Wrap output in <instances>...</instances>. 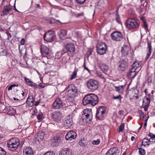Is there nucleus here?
Segmentation results:
<instances>
[{"mask_svg":"<svg viewBox=\"0 0 155 155\" xmlns=\"http://www.w3.org/2000/svg\"><path fill=\"white\" fill-rule=\"evenodd\" d=\"M28 84L30 86H33V82L32 81H29L28 82Z\"/></svg>","mask_w":155,"mask_h":155,"instance_id":"nucleus-59","label":"nucleus"},{"mask_svg":"<svg viewBox=\"0 0 155 155\" xmlns=\"http://www.w3.org/2000/svg\"><path fill=\"white\" fill-rule=\"evenodd\" d=\"M64 123V126L67 128L71 127L73 124V120L70 116H68L66 117L65 121Z\"/></svg>","mask_w":155,"mask_h":155,"instance_id":"nucleus-17","label":"nucleus"},{"mask_svg":"<svg viewBox=\"0 0 155 155\" xmlns=\"http://www.w3.org/2000/svg\"><path fill=\"white\" fill-rule=\"evenodd\" d=\"M41 51L42 54L44 55V57H46L48 59L50 58L51 57V54L49 48L44 45H41Z\"/></svg>","mask_w":155,"mask_h":155,"instance_id":"nucleus-12","label":"nucleus"},{"mask_svg":"<svg viewBox=\"0 0 155 155\" xmlns=\"http://www.w3.org/2000/svg\"><path fill=\"white\" fill-rule=\"evenodd\" d=\"M37 136L38 138L41 139H42L44 138L45 134L44 133L41 131H40L37 133Z\"/></svg>","mask_w":155,"mask_h":155,"instance_id":"nucleus-33","label":"nucleus"},{"mask_svg":"<svg viewBox=\"0 0 155 155\" xmlns=\"http://www.w3.org/2000/svg\"><path fill=\"white\" fill-rule=\"evenodd\" d=\"M144 99L146 100V102H145V104L149 105L150 101V99H149V98H148L146 96L144 97Z\"/></svg>","mask_w":155,"mask_h":155,"instance_id":"nucleus-40","label":"nucleus"},{"mask_svg":"<svg viewBox=\"0 0 155 155\" xmlns=\"http://www.w3.org/2000/svg\"><path fill=\"white\" fill-rule=\"evenodd\" d=\"M40 102V101L39 100L38 101H36L35 102V106H37L38 104H39V103Z\"/></svg>","mask_w":155,"mask_h":155,"instance_id":"nucleus-58","label":"nucleus"},{"mask_svg":"<svg viewBox=\"0 0 155 155\" xmlns=\"http://www.w3.org/2000/svg\"><path fill=\"white\" fill-rule=\"evenodd\" d=\"M99 67L104 74H107L108 71L109 70V67L107 65L105 64L101 63L99 64Z\"/></svg>","mask_w":155,"mask_h":155,"instance_id":"nucleus-20","label":"nucleus"},{"mask_svg":"<svg viewBox=\"0 0 155 155\" xmlns=\"http://www.w3.org/2000/svg\"><path fill=\"white\" fill-rule=\"evenodd\" d=\"M65 104L59 97L57 98L53 104L52 106L54 109H58L64 107Z\"/></svg>","mask_w":155,"mask_h":155,"instance_id":"nucleus-11","label":"nucleus"},{"mask_svg":"<svg viewBox=\"0 0 155 155\" xmlns=\"http://www.w3.org/2000/svg\"><path fill=\"white\" fill-rule=\"evenodd\" d=\"M24 155H33V153L31 148L27 147L23 150Z\"/></svg>","mask_w":155,"mask_h":155,"instance_id":"nucleus-27","label":"nucleus"},{"mask_svg":"<svg viewBox=\"0 0 155 155\" xmlns=\"http://www.w3.org/2000/svg\"><path fill=\"white\" fill-rule=\"evenodd\" d=\"M12 87L11 86V85L8 87V91H10V90H11L12 89Z\"/></svg>","mask_w":155,"mask_h":155,"instance_id":"nucleus-61","label":"nucleus"},{"mask_svg":"<svg viewBox=\"0 0 155 155\" xmlns=\"http://www.w3.org/2000/svg\"><path fill=\"white\" fill-rule=\"evenodd\" d=\"M118 69L119 71H124L127 67V60L121 59L117 63Z\"/></svg>","mask_w":155,"mask_h":155,"instance_id":"nucleus-15","label":"nucleus"},{"mask_svg":"<svg viewBox=\"0 0 155 155\" xmlns=\"http://www.w3.org/2000/svg\"><path fill=\"white\" fill-rule=\"evenodd\" d=\"M135 139V137L133 136H132L131 138V139L132 141L134 140Z\"/></svg>","mask_w":155,"mask_h":155,"instance_id":"nucleus-64","label":"nucleus"},{"mask_svg":"<svg viewBox=\"0 0 155 155\" xmlns=\"http://www.w3.org/2000/svg\"><path fill=\"white\" fill-rule=\"evenodd\" d=\"M45 87V84L43 83H40L38 85V87L39 89L43 88Z\"/></svg>","mask_w":155,"mask_h":155,"instance_id":"nucleus-45","label":"nucleus"},{"mask_svg":"<svg viewBox=\"0 0 155 155\" xmlns=\"http://www.w3.org/2000/svg\"><path fill=\"white\" fill-rule=\"evenodd\" d=\"M34 100L33 99V97L32 96H29L27 98L26 101L27 105L29 107L32 106L34 104Z\"/></svg>","mask_w":155,"mask_h":155,"instance_id":"nucleus-26","label":"nucleus"},{"mask_svg":"<svg viewBox=\"0 0 155 155\" xmlns=\"http://www.w3.org/2000/svg\"><path fill=\"white\" fill-rule=\"evenodd\" d=\"M43 115L42 113H41L39 114L37 116V118L38 120H41L43 117Z\"/></svg>","mask_w":155,"mask_h":155,"instance_id":"nucleus-46","label":"nucleus"},{"mask_svg":"<svg viewBox=\"0 0 155 155\" xmlns=\"http://www.w3.org/2000/svg\"><path fill=\"white\" fill-rule=\"evenodd\" d=\"M66 89L67 95L70 97H74L78 94L77 88L73 84L68 85Z\"/></svg>","mask_w":155,"mask_h":155,"instance_id":"nucleus-6","label":"nucleus"},{"mask_svg":"<svg viewBox=\"0 0 155 155\" xmlns=\"http://www.w3.org/2000/svg\"><path fill=\"white\" fill-rule=\"evenodd\" d=\"M79 143L81 146H85V144L86 143V141L85 139L84 138H83L82 139H81V140H80Z\"/></svg>","mask_w":155,"mask_h":155,"instance_id":"nucleus-35","label":"nucleus"},{"mask_svg":"<svg viewBox=\"0 0 155 155\" xmlns=\"http://www.w3.org/2000/svg\"><path fill=\"white\" fill-rule=\"evenodd\" d=\"M19 144L20 141L17 138L11 139L7 143L8 147L9 149L13 151L16 150Z\"/></svg>","mask_w":155,"mask_h":155,"instance_id":"nucleus-4","label":"nucleus"},{"mask_svg":"<svg viewBox=\"0 0 155 155\" xmlns=\"http://www.w3.org/2000/svg\"><path fill=\"white\" fill-rule=\"evenodd\" d=\"M75 34L77 35V36L78 37H80L81 35V32L80 31H76Z\"/></svg>","mask_w":155,"mask_h":155,"instance_id":"nucleus-51","label":"nucleus"},{"mask_svg":"<svg viewBox=\"0 0 155 155\" xmlns=\"http://www.w3.org/2000/svg\"><path fill=\"white\" fill-rule=\"evenodd\" d=\"M130 48L127 45H124L122 47L121 50V52L122 55L123 56H125L127 55L129 53Z\"/></svg>","mask_w":155,"mask_h":155,"instance_id":"nucleus-22","label":"nucleus"},{"mask_svg":"<svg viewBox=\"0 0 155 155\" xmlns=\"http://www.w3.org/2000/svg\"><path fill=\"white\" fill-rule=\"evenodd\" d=\"M77 3L80 4H82L84 3L86 0H76Z\"/></svg>","mask_w":155,"mask_h":155,"instance_id":"nucleus-48","label":"nucleus"},{"mask_svg":"<svg viewBox=\"0 0 155 155\" xmlns=\"http://www.w3.org/2000/svg\"><path fill=\"white\" fill-rule=\"evenodd\" d=\"M81 81V79L79 78L76 79L75 80V83L77 84H79Z\"/></svg>","mask_w":155,"mask_h":155,"instance_id":"nucleus-50","label":"nucleus"},{"mask_svg":"<svg viewBox=\"0 0 155 155\" xmlns=\"http://www.w3.org/2000/svg\"><path fill=\"white\" fill-rule=\"evenodd\" d=\"M106 111L105 107L103 106H100L97 109L96 114V117L98 120H102L104 118Z\"/></svg>","mask_w":155,"mask_h":155,"instance_id":"nucleus-9","label":"nucleus"},{"mask_svg":"<svg viewBox=\"0 0 155 155\" xmlns=\"http://www.w3.org/2000/svg\"><path fill=\"white\" fill-rule=\"evenodd\" d=\"M124 112V111L123 110H121L119 111L118 112V114L120 115L123 114V113Z\"/></svg>","mask_w":155,"mask_h":155,"instance_id":"nucleus-57","label":"nucleus"},{"mask_svg":"<svg viewBox=\"0 0 155 155\" xmlns=\"http://www.w3.org/2000/svg\"><path fill=\"white\" fill-rule=\"evenodd\" d=\"M27 84H28V82L30 80H29V79L28 78H27L26 77H25L24 78Z\"/></svg>","mask_w":155,"mask_h":155,"instance_id":"nucleus-55","label":"nucleus"},{"mask_svg":"<svg viewBox=\"0 0 155 155\" xmlns=\"http://www.w3.org/2000/svg\"><path fill=\"white\" fill-rule=\"evenodd\" d=\"M92 117L93 114L91 110L86 109L83 111L82 114L81 119L83 121L88 123L92 120Z\"/></svg>","mask_w":155,"mask_h":155,"instance_id":"nucleus-5","label":"nucleus"},{"mask_svg":"<svg viewBox=\"0 0 155 155\" xmlns=\"http://www.w3.org/2000/svg\"><path fill=\"white\" fill-rule=\"evenodd\" d=\"M55 37V32L53 31H49L46 32L44 38L47 42H51L53 41Z\"/></svg>","mask_w":155,"mask_h":155,"instance_id":"nucleus-10","label":"nucleus"},{"mask_svg":"<svg viewBox=\"0 0 155 155\" xmlns=\"http://www.w3.org/2000/svg\"><path fill=\"white\" fill-rule=\"evenodd\" d=\"M64 51L66 52L68 51L70 52H73L74 51L75 48L74 44L70 43H68L67 44L65 48H64Z\"/></svg>","mask_w":155,"mask_h":155,"instance_id":"nucleus-18","label":"nucleus"},{"mask_svg":"<svg viewBox=\"0 0 155 155\" xmlns=\"http://www.w3.org/2000/svg\"><path fill=\"white\" fill-rule=\"evenodd\" d=\"M61 141V138L59 136H56L54 137L52 141L53 146L54 147L57 146Z\"/></svg>","mask_w":155,"mask_h":155,"instance_id":"nucleus-25","label":"nucleus"},{"mask_svg":"<svg viewBox=\"0 0 155 155\" xmlns=\"http://www.w3.org/2000/svg\"><path fill=\"white\" fill-rule=\"evenodd\" d=\"M106 155H119V152L116 147L111 148L107 152Z\"/></svg>","mask_w":155,"mask_h":155,"instance_id":"nucleus-19","label":"nucleus"},{"mask_svg":"<svg viewBox=\"0 0 155 155\" xmlns=\"http://www.w3.org/2000/svg\"><path fill=\"white\" fill-rule=\"evenodd\" d=\"M51 116L54 121L58 122L62 118L63 114L62 112L60 111L56 110L52 112L51 114Z\"/></svg>","mask_w":155,"mask_h":155,"instance_id":"nucleus-14","label":"nucleus"},{"mask_svg":"<svg viewBox=\"0 0 155 155\" xmlns=\"http://www.w3.org/2000/svg\"><path fill=\"white\" fill-rule=\"evenodd\" d=\"M148 136L149 137H150V138H152L153 137H155V135L154 134L151 133H150L149 134Z\"/></svg>","mask_w":155,"mask_h":155,"instance_id":"nucleus-56","label":"nucleus"},{"mask_svg":"<svg viewBox=\"0 0 155 155\" xmlns=\"http://www.w3.org/2000/svg\"><path fill=\"white\" fill-rule=\"evenodd\" d=\"M116 19L117 21L119 24H121V22L118 14H116Z\"/></svg>","mask_w":155,"mask_h":155,"instance_id":"nucleus-38","label":"nucleus"},{"mask_svg":"<svg viewBox=\"0 0 155 155\" xmlns=\"http://www.w3.org/2000/svg\"><path fill=\"white\" fill-rule=\"evenodd\" d=\"M83 67H84V69L87 70L88 72H90V70L86 67V65L85 64H84L83 65Z\"/></svg>","mask_w":155,"mask_h":155,"instance_id":"nucleus-53","label":"nucleus"},{"mask_svg":"<svg viewBox=\"0 0 155 155\" xmlns=\"http://www.w3.org/2000/svg\"><path fill=\"white\" fill-rule=\"evenodd\" d=\"M126 25L129 30L137 29L139 28V25L138 21L133 18H130L126 22Z\"/></svg>","mask_w":155,"mask_h":155,"instance_id":"nucleus-3","label":"nucleus"},{"mask_svg":"<svg viewBox=\"0 0 155 155\" xmlns=\"http://www.w3.org/2000/svg\"><path fill=\"white\" fill-rule=\"evenodd\" d=\"M12 6L10 4L5 5L3 8L2 14L3 15H7L8 14L12 9Z\"/></svg>","mask_w":155,"mask_h":155,"instance_id":"nucleus-23","label":"nucleus"},{"mask_svg":"<svg viewBox=\"0 0 155 155\" xmlns=\"http://www.w3.org/2000/svg\"><path fill=\"white\" fill-rule=\"evenodd\" d=\"M125 85H119L118 86H115L116 91L119 93H122L125 87Z\"/></svg>","mask_w":155,"mask_h":155,"instance_id":"nucleus-28","label":"nucleus"},{"mask_svg":"<svg viewBox=\"0 0 155 155\" xmlns=\"http://www.w3.org/2000/svg\"><path fill=\"white\" fill-rule=\"evenodd\" d=\"M6 152L2 148L0 147V155H5L6 154Z\"/></svg>","mask_w":155,"mask_h":155,"instance_id":"nucleus-43","label":"nucleus"},{"mask_svg":"<svg viewBox=\"0 0 155 155\" xmlns=\"http://www.w3.org/2000/svg\"><path fill=\"white\" fill-rule=\"evenodd\" d=\"M11 86L12 87H18V85H16L15 84H12L11 85Z\"/></svg>","mask_w":155,"mask_h":155,"instance_id":"nucleus-63","label":"nucleus"},{"mask_svg":"<svg viewBox=\"0 0 155 155\" xmlns=\"http://www.w3.org/2000/svg\"><path fill=\"white\" fill-rule=\"evenodd\" d=\"M71 150L68 148L61 149L59 152V155H71Z\"/></svg>","mask_w":155,"mask_h":155,"instance_id":"nucleus-21","label":"nucleus"},{"mask_svg":"<svg viewBox=\"0 0 155 155\" xmlns=\"http://www.w3.org/2000/svg\"><path fill=\"white\" fill-rule=\"evenodd\" d=\"M77 72L76 70H74L72 74L71 75V77L70 79L71 81H72L73 79L77 77Z\"/></svg>","mask_w":155,"mask_h":155,"instance_id":"nucleus-34","label":"nucleus"},{"mask_svg":"<svg viewBox=\"0 0 155 155\" xmlns=\"http://www.w3.org/2000/svg\"><path fill=\"white\" fill-rule=\"evenodd\" d=\"M7 50L3 46H0V55L4 56L6 55Z\"/></svg>","mask_w":155,"mask_h":155,"instance_id":"nucleus-29","label":"nucleus"},{"mask_svg":"<svg viewBox=\"0 0 155 155\" xmlns=\"http://www.w3.org/2000/svg\"><path fill=\"white\" fill-rule=\"evenodd\" d=\"M83 13H81V14H78L77 15V17H79L80 16H82V15H83Z\"/></svg>","mask_w":155,"mask_h":155,"instance_id":"nucleus-62","label":"nucleus"},{"mask_svg":"<svg viewBox=\"0 0 155 155\" xmlns=\"http://www.w3.org/2000/svg\"><path fill=\"white\" fill-rule=\"evenodd\" d=\"M100 140L97 139V140H94L92 142L93 145H97L99 144L100 143Z\"/></svg>","mask_w":155,"mask_h":155,"instance_id":"nucleus-42","label":"nucleus"},{"mask_svg":"<svg viewBox=\"0 0 155 155\" xmlns=\"http://www.w3.org/2000/svg\"><path fill=\"white\" fill-rule=\"evenodd\" d=\"M122 98V97L120 95H118V96H114L113 97V98L114 99H118L120 101L121 100V99Z\"/></svg>","mask_w":155,"mask_h":155,"instance_id":"nucleus-47","label":"nucleus"},{"mask_svg":"<svg viewBox=\"0 0 155 155\" xmlns=\"http://www.w3.org/2000/svg\"><path fill=\"white\" fill-rule=\"evenodd\" d=\"M147 49L148 51L147 54L145 59L146 60H147L149 58L150 56L151 55V49H152V46L151 43L150 42L148 41L147 42Z\"/></svg>","mask_w":155,"mask_h":155,"instance_id":"nucleus-24","label":"nucleus"},{"mask_svg":"<svg viewBox=\"0 0 155 155\" xmlns=\"http://www.w3.org/2000/svg\"><path fill=\"white\" fill-rule=\"evenodd\" d=\"M149 142H150L149 141V140L147 138H144L142 140V143H144V145H149V144H148Z\"/></svg>","mask_w":155,"mask_h":155,"instance_id":"nucleus-36","label":"nucleus"},{"mask_svg":"<svg viewBox=\"0 0 155 155\" xmlns=\"http://www.w3.org/2000/svg\"><path fill=\"white\" fill-rule=\"evenodd\" d=\"M59 36L61 38L65 37L67 34V31L64 30H61L60 31Z\"/></svg>","mask_w":155,"mask_h":155,"instance_id":"nucleus-31","label":"nucleus"},{"mask_svg":"<svg viewBox=\"0 0 155 155\" xmlns=\"http://www.w3.org/2000/svg\"><path fill=\"white\" fill-rule=\"evenodd\" d=\"M87 86L89 90L93 92L98 88L99 83L95 80L90 79L87 82Z\"/></svg>","mask_w":155,"mask_h":155,"instance_id":"nucleus-7","label":"nucleus"},{"mask_svg":"<svg viewBox=\"0 0 155 155\" xmlns=\"http://www.w3.org/2000/svg\"><path fill=\"white\" fill-rule=\"evenodd\" d=\"M87 54L88 55H90L92 54V52L91 50L88 51L87 52Z\"/></svg>","mask_w":155,"mask_h":155,"instance_id":"nucleus-60","label":"nucleus"},{"mask_svg":"<svg viewBox=\"0 0 155 155\" xmlns=\"http://www.w3.org/2000/svg\"><path fill=\"white\" fill-rule=\"evenodd\" d=\"M110 36L113 40L117 41H121L123 38L121 33L118 31L113 32L111 34Z\"/></svg>","mask_w":155,"mask_h":155,"instance_id":"nucleus-13","label":"nucleus"},{"mask_svg":"<svg viewBox=\"0 0 155 155\" xmlns=\"http://www.w3.org/2000/svg\"><path fill=\"white\" fill-rule=\"evenodd\" d=\"M77 137V134L75 132L71 130L69 131L65 136L66 140H71L75 139Z\"/></svg>","mask_w":155,"mask_h":155,"instance_id":"nucleus-16","label":"nucleus"},{"mask_svg":"<svg viewBox=\"0 0 155 155\" xmlns=\"http://www.w3.org/2000/svg\"><path fill=\"white\" fill-rule=\"evenodd\" d=\"M96 48L97 53L100 55L104 54L107 50L106 44L103 42L98 43Z\"/></svg>","mask_w":155,"mask_h":155,"instance_id":"nucleus-8","label":"nucleus"},{"mask_svg":"<svg viewBox=\"0 0 155 155\" xmlns=\"http://www.w3.org/2000/svg\"><path fill=\"white\" fill-rule=\"evenodd\" d=\"M21 45H23L25 44V39L24 38H22L20 42Z\"/></svg>","mask_w":155,"mask_h":155,"instance_id":"nucleus-54","label":"nucleus"},{"mask_svg":"<svg viewBox=\"0 0 155 155\" xmlns=\"http://www.w3.org/2000/svg\"><path fill=\"white\" fill-rule=\"evenodd\" d=\"M141 20H143L142 26L146 30H147L148 28V26L146 21L145 20L143 19V18H141Z\"/></svg>","mask_w":155,"mask_h":155,"instance_id":"nucleus-32","label":"nucleus"},{"mask_svg":"<svg viewBox=\"0 0 155 155\" xmlns=\"http://www.w3.org/2000/svg\"><path fill=\"white\" fill-rule=\"evenodd\" d=\"M6 33L8 36L7 40H9L12 37L11 34L8 31L6 32Z\"/></svg>","mask_w":155,"mask_h":155,"instance_id":"nucleus-49","label":"nucleus"},{"mask_svg":"<svg viewBox=\"0 0 155 155\" xmlns=\"http://www.w3.org/2000/svg\"><path fill=\"white\" fill-rule=\"evenodd\" d=\"M96 73L98 77H100V78H101L105 80V79L103 76V75L102 74V73L100 71H97L96 72Z\"/></svg>","mask_w":155,"mask_h":155,"instance_id":"nucleus-39","label":"nucleus"},{"mask_svg":"<svg viewBox=\"0 0 155 155\" xmlns=\"http://www.w3.org/2000/svg\"><path fill=\"white\" fill-rule=\"evenodd\" d=\"M98 102L97 95L94 94H87L83 98V103L84 105L90 104L93 106L95 105Z\"/></svg>","mask_w":155,"mask_h":155,"instance_id":"nucleus-1","label":"nucleus"},{"mask_svg":"<svg viewBox=\"0 0 155 155\" xmlns=\"http://www.w3.org/2000/svg\"><path fill=\"white\" fill-rule=\"evenodd\" d=\"M55 153L53 151H48L45 153L44 155H54Z\"/></svg>","mask_w":155,"mask_h":155,"instance_id":"nucleus-44","label":"nucleus"},{"mask_svg":"<svg viewBox=\"0 0 155 155\" xmlns=\"http://www.w3.org/2000/svg\"><path fill=\"white\" fill-rule=\"evenodd\" d=\"M141 67L139 62H135L132 65V67L128 73L127 76L130 78H134L140 70Z\"/></svg>","mask_w":155,"mask_h":155,"instance_id":"nucleus-2","label":"nucleus"},{"mask_svg":"<svg viewBox=\"0 0 155 155\" xmlns=\"http://www.w3.org/2000/svg\"><path fill=\"white\" fill-rule=\"evenodd\" d=\"M139 153L140 155H144L145 153V150L142 148H140L139 150Z\"/></svg>","mask_w":155,"mask_h":155,"instance_id":"nucleus-37","label":"nucleus"},{"mask_svg":"<svg viewBox=\"0 0 155 155\" xmlns=\"http://www.w3.org/2000/svg\"><path fill=\"white\" fill-rule=\"evenodd\" d=\"M64 49H63L61 51L57 52L55 54V57L57 59H59L61 56L65 53V51H64Z\"/></svg>","mask_w":155,"mask_h":155,"instance_id":"nucleus-30","label":"nucleus"},{"mask_svg":"<svg viewBox=\"0 0 155 155\" xmlns=\"http://www.w3.org/2000/svg\"><path fill=\"white\" fill-rule=\"evenodd\" d=\"M124 124L122 123L119 127V132H121L124 129Z\"/></svg>","mask_w":155,"mask_h":155,"instance_id":"nucleus-41","label":"nucleus"},{"mask_svg":"<svg viewBox=\"0 0 155 155\" xmlns=\"http://www.w3.org/2000/svg\"><path fill=\"white\" fill-rule=\"evenodd\" d=\"M149 105L145 104L143 107V108L145 111H146L148 110V108L149 107Z\"/></svg>","mask_w":155,"mask_h":155,"instance_id":"nucleus-52","label":"nucleus"}]
</instances>
